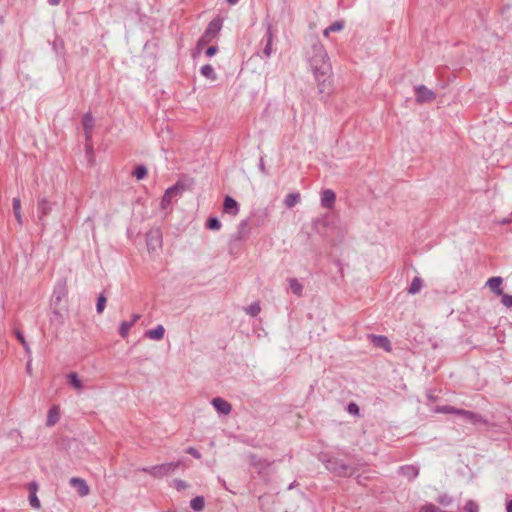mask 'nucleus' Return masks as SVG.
I'll list each match as a JSON object with an SVG mask.
<instances>
[{
  "label": "nucleus",
  "instance_id": "1",
  "mask_svg": "<svg viewBox=\"0 0 512 512\" xmlns=\"http://www.w3.org/2000/svg\"><path fill=\"white\" fill-rule=\"evenodd\" d=\"M307 60L311 70L319 83L320 92L323 93L331 75V64L323 43L317 37H312L306 51Z\"/></svg>",
  "mask_w": 512,
  "mask_h": 512
},
{
  "label": "nucleus",
  "instance_id": "2",
  "mask_svg": "<svg viewBox=\"0 0 512 512\" xmlns=\"http://www.w3.org/2000/svg\"><path fill=\"white\" fill-rule=\"evenodd\" d=\"M180 464V461L163 463L149 468H142L141 471L150 474L154 478H163L174 473Z\"/></svg>",
  "mask_w": 512,
  "mask_h": 512
},
{
  "label": "nucleus",
  "instance_id": "3",
  "mask_svg": "<svg viewBox=\"0 0 512 512\" xmlns=\"http://www.w3.org/2000/svg\"><path fill=\"white\" fill-rule=\"evenodd\" d=\"M323 462L330 472H333L338 476L349 477L354 473V469L352 467L344 464L339 459L329 458Z\"/></svg>",
  "mask_w": 512,
  "mask_h": 512
},
{
  "label": "nucleus",
  "instance_id": "4",
  "mask_svg": "<svg viewBox=\"0 0 512 512\" xmlns=\"http://www.w3.org/2000/svg\"><path fill=\"white\" fill-rule=\"evenodd\" d=\"M53 209V203L49 201L47 198L42 197L39 198L37 201V217L41 224V226L44 228L46 225L45 217L50 214V212Z\"/></svg>",
  "mask_w": 512,
  "mask_h": 512
},
{
  "label": "nucleus",
  "instance_id": "5",
  "mask_svg": "<svg viewBox=\"0 0 512 512\" xmlns=\"http://www.w3.org/2000/svg\"><path fill=\"white\" fill-rule=\"evenodd\" d=\"M416 102L419 104L432 102L436 98V94L424 85L415 87Z\"/></svg>",
  "mask_w": 512,
  "mask_h": 512
},
{
  "label": "nucleus",
  "instance_id": "6",
  "mask_svg": "<svg viewBox=\"0 0 512 512\" xmlns=\"http://www.w3.org/2000/svg\"><path fill=\"white\" fill-rule=\"evenodd\" d=\"M182 191H183V186H182V185H180L179 183H177V184H175L174 186H172V187L168 188V189L165 191V193H164V195H163V197H162V200H161V207H162L163 209H166V208L170 205V203H171L172 199H173L174 197H176V196L180 195Z\"/></svg>",
  "mask_w": 512,
  "mask_h": 512
},
{
  "label": "nucleus",
  "instance_id": "7",
  "mask_svg": "<svg viewBox=\"0 0 512 512\" xmlns=\"http://www.w3.org/2000/svg\"><path fill=\"white\" fill-rule=\"evenodd\" d=\"M162 236L159 230H152L147 234V247L149 250H156L161 247Z\"/></svg>",
  "mask_w": 512,
  "mask_h": 512
},
{
  "label": "nucleus",
  "instance_id": "8",
  "mask_svg": "<svg viewBox=\"0 0 512 512\" xmlns=\"http://www.w3.org/2000/svg\"><path fill=\"white\" fill-rule=\"evenodd\" d=\"M336 202V194L331 189H325L321 195V206L326 209H332Z\"/></svg>",
  "mask_w": 512,
  "mask_h": 512
},
{
  "label": "nucleus",
  "instance_id": "9",
  "mask_svg": "<svg viewBox=\"0 0 512 512\" xmlns=\"http://www.w3.org/2000/svg\"><path fill=\"white\" fill-rule=\"evenodd\" d=\"M69 483L72 487L77 489V492L81 497L87 496L90 492L86 481L82 478L73 477L70 479Z\"/></svg>",
  "mask_w": 512,
  "mask_h": 512
},
{
  "label": "nucleus",
  "instance_id": "10",
  "mask_svg": "<svg viewBox=\"0 0 512 512\" xmlns=\"http://www.w3.org/2000/svg\"><path fill=\"white\" fill-rule=\"evenodd\" d=\"M223 212L231 216H236L239 213V205L231 196L224 198Z\"/></svg>",
  "mask_w": 512,
  "mask_h": 512
},
{
  "label": "nucleus",
  "instance_id": "11",
  "mask_svg": "<svg viewBox=\"0 0 512 512\" xmlns=\"http://www.w3.org/2000/svg\"><path fill=\"white\" fill-rule=\"evenodd\" d=\"M212 405L220 414L223 415H228L232 410L231 404L220 397L214 398L212 400Z\"/></svg>",
  "mask_w": 512,
  "mask_h": 512
},
{
  "label": "nucleus",
  "instance_id": "12",
  "mask_svg": "<svg viewBox=\"0 0 512 512\" xmlns=\"http://www.w3.org/2000/svg\"><path fill=\"white\" fill-rule=\"evenodd\" d=\"M459 416H461L465 421L472 423V424H484L485 420L482 418L481 415L474 413L472 411L468 410H459Z\"/></svg>",
  "mask_w": 512,
  "mask_h": 512
},
{
  "label": "nucleus",
  "instance_id": "13",
  "mask_svg": "<svg viewBox=\"0 0 512 512\" xmlns=\"http://www.w3.org/2000/svg\"><path fill=\"white\" fill-rule=\"evenodd\" d=\"M83 128L85 132L86 141L91 140L92 130L94 128V117L91 113H86L83 116Z\"/></svg>",
  "mask_w": 512,
  "mask_h": 512
},
{
  "label": "nucleus",
  "instance_id": "14",
  "mask_svg": "<svg viewBox=\"0 0 512 512\" xmlns=\"http://www.w3.org/2000/svg\"><path fill=\"white\" fill-rule=\"evenodd\" d=\"M248 226H249V220L248 219L242 220L239 223L237 232L233 235V238L235 240H239V241L245 239L249 234V231L247 229Z\"/></svg>",
  "mask_w": 512,
  "mask_h": 512
},
{
  "label": "nucleus",
  "instance_id": "15",
  "mask_svg": "<svg viewBox=\"0 0 512 512\" xmlns=\"http://www.w3.org/2000/svg\"><path fill=\"white\" fill-rule=\"evenodd\" d=\"M371 339H372L373 344L376 347L383 348L386 351H390L391 350L390 340L386 336L372 335Z\"/></svg>",
  "mask_w": 512,
  "mask_h": 512
},
{
  "label": "nucleus",
  "instance_id": "16",
  "mask_svg": "<svg viewBox=\"0 0 512 512\" xmlns=\"http://www.w3.org/2000/svg\"><path fill=\"white\" fill-rule=\"evenodd\" d=\"M60 418V410L58 406H53L49 409L47 414V422L46 425L48 427L54 426Z\"/></svg>",
  "mask_w": 512,
  "mask_h": 512
},
{
  "label": "nucleus",
  "instance_id": "17",
  "mask_svg": "<svg viewBox=\"0 0 512 512\" xmlns=\"http://www.w3.org/2000/svg\"><path fill=\"white\" fill-rule=\"evenodd\" d=\"M502 278L501 277H491L486 282V285L497 295H502L503 290L501 289Z\"/></svg>",
  "mask_w": 512,
  "mask_h": 512
},
{
  "label": "nucleus",
  "instance_id": "18",
  "mask_svg": "<svg viewBox=\"0 0 512 512\" xmlns=\"http://www.w3.org/2000/svg\"><path fill=\"white\" fill-rule=\"evenodd\" d=\"M13 214L17 223L22 226L23 225V216L21 212V200L18 197L13 198L12 200Z\"/></svg>",
  "mask_w": 512,
  "mask_h": 512
},
{
  "label": "nucleus",
  "instance_id": "19",
  "mask_svg": "<svg viewBox=\"0 0 512 512\" xmlns=\"http://www.w3.org/2000/svg\"><path fill=\"white\" fill-rule=\"evenodd\" d=\"M301 200V195L300 193L298 192H295V193H289L288 195H286V197L284 198V205L286 206V208L288 209H291L293 208L295 205H297Z\"/></svg>",
  "mask_w": 512,
  "mask_h": 512
},
{
  "label": "nucleus",
  "instance_id": "20",
  "mask_svg": "<svg viewBox=\"0 0 512 512\" xmlns=\"http://www.w3.org/2000/svg\"><path fill=\"white\" fill-rule=\"evenodd\" d=\"M164 327L162 325H158L154 329H151L146 332V336L152 340H161L164 336Z\"/></svg>",
  "mask_w": 512,
  "mask_h": 512
},
{
  "label": "nucleus",
  "instance_id": "21",
  "mask_svg": "<svg viewBox=\"0 0 512 512\" xmlns=\"http://www.w3.org/2000/svg\"><path fill=\"white\" fill-rule=\"evenodd\" d=\"M400 472L410 480L416 478L419 473L418 469L412 465L400 467Z\"/></svg>",
  "mask_w": 512,
  "mask_h": 512
},
{
  "label": "nucleus",
  "instance_id": "22",
  "mask_svg": "<svg viewBox=\"0 0 512 512\" xmlns=\"http://www.w3.org/2000/svg\"><path fill=\"white\" fill-rule=\"evenodd\" d=\"M422 287L423 280L420 277H415L408 288V293L411 295H415L421 291Z\"/></svg>",
  "mask_w": 512,
  "mask_h": 512
},
{
  "label": "nucleus",
  "instance_id": "23",
  "mask_svg": "<svg viewBox=\"0 0 512 512\" xmlns=\"http://www.w3.org/2000/svg\"><path fill=\"white\" fill-rule=\"evenodd\" d=\"M68 383L76 390H81L83 388L82 381L79 379L77 373L71 372L67 374Z\"/></svg>",
  "mask_w": 512,
  "mask_h": 512
},
{
  "label": "nucleus",
  "instance_id": "24",
  "mask_svg": "<svg viewBox=\"0 0 512 512\" xmlns=\"http://www.w3.org/2000/svg\"><path fill=\"white\" fill-rule=\"evenodd\" d=\"M288 282L292 293L298 297L302 296L303 285L296 278H290Z\"/></svg>",
  "mask_w": 512,
  "mask_h": 512
},
{
  "label": "nucleus",
  "instance_id": "25",
  "mask_svg": "<svg viewBox=\"0 0 512 512\" xmlns=\"http://www.w3.org/2000/svg\"><path fill=\"white\" fill-rule=\"evenodd\" d=\"M250 464L256 467L259 470V472H261L262 469L269 466V463L266 460L258 458L254 455L250 456Z\"/></svg>",
  "mask_w": 512,
  "mask_h": 512
},
{
  "label": "nucleus",
  "instance_id": "26",
  "mask_svg": "<svg viewBox=\"0 0 512 512\" xmlns=\"http://www.w3.org/2000/svg\"><path fill=\"white\" fill-rule=\"evenodd\" d=\"M222 28V19L220 17L214 18L207 27L205 32L214 33L219 32Z\"/></svg>",
  "mask_w": 512,
  "mask_h": 512
},
{
  "label": "nucleus",
  "instance_id": "27",
  "mask_svg": "<svg viewBox=\"0 0 512 512\" xmlns=\"http://www.w3.org/2000/svg\"><path fill=\"white\" fill-rule=\"evenodd\" d=\"M205 505L204 498L202 496H197L193 498L190 502V506L193 510L200 512L203 510Z\"/></svg>",
  "mask_w": 512,
  "mask_h": 512
},
{
  "label": "nucleus",
  "instance_id": "28",
  "mask_svg": "<svg viewBox=\"0 0 512 512\" xmlns=\"http://www.w3.org/2000/svg\"><path fill=\"white\" fill-rule=\"evenodd\" d=\"M201 74L210 80L216 79V73H215L213 67L209 64H206L201 67Z\"/></svg>",
  "mask_w": 512,
  "mask_h": 512
},
{
  "label": "nucleus",
  "instance_id": "29",
  "mask_svg": "<svg viewBox=\"0 0 512 512\" xmlns=\"http://www.w3.org/2000/svg\"><path fill=\"white\" fill-rule=\"evenodd\" d=\"M345 29V22L343 20H337L327 27L323 32H337Z\"/></svg>",
  "mask_w": 512,
  "mask_h": 512
},
{
  "label": "nucleus",
  "instance_id": "30",
  "mask_svg": "<svg viewBox=\"0 0 512 512\" xmlns=\"http://www.w3.org/2000/svg\"><path fill=\"white\" fill-rule=\"evenodd\" d=\"M132 326H133V322H128V321L121 322L120 327H119V334L121 335V337L125 338L128 335L129 330Z\"/></svg>",
  "mask_w": 512,
  "mask_h": 512
},
{
  "label": "nucleus",
  "instance_id": "31",
  "mask_svg": "<svg viewBox=\"0 0 512 512\" xmlns=\"http://www.w3.org/2000/svg\"><path fill=\"white\" fill-rule=\"evenodd\" d=\"M459 410L460 409H457L453 406H450V405H444V406H440L436 409L437 412H440V413H445V414H457L459 415Z\"/></svg>",
  "mask_w": 512,
  "mask_h": 512
},
{
  "label": "nucleus",
  "instance_id": "32",
  "mask_svg": "<svg viewBox=\"0 0 512 512\" xmlns=\"http://www.w3.org/2000/svg\"><path fill=\"white\" fill-rule=\"evenodd\" d=\"M206 227L210 230H219L221 228V222L216 217L209 218Z\"/></svg>",
  "mask_w": 512,
  "mask_h": 512
},
{
  "label": "nucleus",
  "instance_id": "33",
  "mask_svg": "<svg viewBox=\"0 0 512 512\" xmlns=\"http://www.w3.org/2000/svg\"><path fill=\"white\" fill-rule=\"evenodd\" d=\"M272 44H273V34H268L266 45L263 50V53L266 57H269L272 53Z\"/></svg>",
  "mask_w": 512,
  "mask_h": 512
},
{
  "label": "nucleus",
  "instance_id": "34",
  "mask_svg": "<svg viewBox=\"0 0 512 512\" xmlns=\"http://www.w3.org/2000/svg\"><path fill=\"white\" fill-rule=\"evenodd\" d=\"M133 175L138 179L141 180L147 175V168L143 165H139L135 168Z\"/></svg>",
  "mask_w": 512,
  "mask_h": 512
},
{
  "label": "nucleus",
  "instance_id": "35",
  "mask_svg": "<svg viewBox=\"0 0 512 512\" xmlns=\"http://www.w3.org/2000/svg\"><path fill=\"white\" fill-rule=\"evenodd\" d=\"M246 312L250 314L251 316H256L260 313L261 308L259 303H252L250 306H248L246 309Z\"/></svg>",
  "mask_w": 512,
  "mask_h": 512
},
{
  "label": "nucleus",
  "instance_id": "36",
  "mask_svg": "<svg viewBox=\"0 0 512 512\" xmlns=\"http://www.w3.org/2000/svg\"><path fill=\"white\" fill-rule=\"evenodd\" d=\"M105 304H106V297L103 294H100L98 297V300H97V304H96L97 313L100 314L104 311Z\"/></svg>",
  "mask_w": 512,
  "mask_h": 512
},
{
  "label": "nucleus",
  "instance_id": "37",
  "mask_svg": "<svg viewBox=\"0 0 512 512\" xmlns=\"http://www.w3.org/2000/svg\"><path fill=\"white\" fill-rule=\"evenodd\" d=\"M29 502L33 508H36V509L40 508V501H39L38 497L36 496V494L34 493V491H31V493L29 495Z\"/></svg>",
  "mask_w": 512,
  "mask_h": 512
},
{
  "label": "nucleus",
  "instance_id": "38",
  "mask_svg": "<svg viewBox=\"0 0 512 512\" xmlns=\"http://www.w3.org/2000/svg\"><path fill=\"white\" fill-rule=\"evenodd\" d=\"M463 509L465 512H478V505L473 500H469Z\"/></svg>",
  "mask_w": 512,
  "mask_h": 512
},
{
  "label": "nucleus",
  "instance_id": "39",
  "mask_svg": "<svg viewBox=\"0 0 512 512\" xmlns=\"http://www.w3.org/2000/svg\"><path fill=\"white\" fill-rule=\"evenodd\" d=\"M173 485L178 491L183 490L188 487V484L181 479H174Z\"/></svg>",
  "mask_w": 512,
  "mask_h": 512
},
{
  "label": "nucleus",
  "instance_id": "40",
  "mask_svg": "<svg viewBox=\"0 0 512 512\" xmlns=\"http://www.w3.org/2000/svg\"><path fill=\"white\" fill-rule=\"evenodd\" d=\"M502 303L506 307H512V295L502 294Z\"/></svg>",
  "mask_w": 512,
  "mask_h": 512
},
{
  "label": "nucleus",
  "instance_id": "41",
  "mask_svg": "<svg viewBox=\"0 0 512 512\" xmlns=\"http://www.w3.org/2000/svg\"><path fill=\"white\" fill-rule=\"evenodd\" d=\"M438 507L433 504H428L421 507L419 512H437Z\"/></svg>",
  "mask_w": 512,
  "mask_h": 512
},
{
  "label": "nucleus",
  "instance_id": "42",
  "mask_svg": "<svg viewBox=\"0 0 512 512\" xmlns=\"http://www.w3.org/2000/svg\"><path fill=\"white\" fill-rule=\"evenodd\" d=\"M186 452L188 454L192 455L193 457H195L196 459H200L201 458V454L194 447H189Z\"/></svg>",
  "mask_w": 512,
  "mask_h": 512
},
{
  "label": "nucleus",
  "instance_id": "43",
  "mask_svg": "<svg viewBox=\"0 0 512 512\" xmlns=\"http://www.w3.org/2000/svg\"><path fill=\"white\" fill-rule=\"evenodd\" d=\"M217 52V47L216 46H210L206 49L205 51V54L206 56L208 57H212L213 55H215Z\"/></svg>",
  "mask_w": 512,
  "mask_h": 512
},
{
  "label": "nucleus",
  "instance_id": "44",
  "mask_svg": "<svg viewBox=\"0 0 512 512\" xmlns=\"http://www.w3.org/2000/svg\"><path fill=\"white\" fill-rule=\"evenodd\" d=\"M15 335H16L17 339L21 342V344L26 342V339H25V337H24V335L22 334L21 331L16 330L15 331Z\"/></svg>",
  "mask_w": 512,
  "mask_h": 512
},
{
  "label": "nucleus",
  "instance_id": "45",
  "mask_svg": "<svg viewBox=\"0 0 512 512\" xmlns=\"http://www.w3.org/2000/svg\"><path fill=\"white\" fill-rule=\"evenodd\" d=\"M207 41H208V40H206V39H205V37L201 38V39L198 41V44H197V51H198V53H200L202 46H203Z\"/></svg>",
  "mask_w": 512,
  "mask_h": 512
},
{
  "label": "nucleus",
  "instance_id": "46",
  "mask_svg": "<svg viewBox=\"0 0 512 512\" xmlns=\"http://www.w3.org/2000/svg\"><path fill=\"white\" fill-rule=\"evenodd\" d=\"M22 345H23V348H24L25 352L30 356V354H31V349H30V346H29V344L27 343V341H26V342H24V343H22Z\"/></svg>",
  "mask_w": 512,
  "mask_h": 512
},
{
  "label": "nucleus",
  "instance_id": "47",
  "mask_svg": "<svg viewBox=\"0 0 512 512\" xmlns=\"http://www.w3.org/2000/svg\"><path fill=\"white\" fill-rule=\"evenodd\" d=\"M37 488H38V487H37V484H36L35 482H32V483H30V484H29V490H30V492H31V491H34V493L36 494Z\"/></svg>",
  "mask_w": 512,
  "mask_h": 512
},
{
  "label": "nucleus",
  "instance_id": "48",
  "mask_svg": "<svg viewBox=\"0 0 512 512\" xmlns=\"http://www.w3.org/2000/svg\"><path fill=\"white\" fill-rule=\"evenodd\" d=\"M506 512H512V500L507 503Z\"/></svg>",
  "mask_w": 512,
  "mask_h": 512
},
{
  "label": "nucleus",
  "instance_id": "49",
  "mask_svg": "<svg viewBox=\"0 0 512 512\" xmlns=\"http://www.w3.org/2000/svg\"><path fill=\"white\" fill-rule=\"evenodd\" d=\"M61 2V0H48L50 5L56 6Z\"/></svg>",
  "mask_w": 512,
  "mask_h": 512
},
{
  "label": "nucleus",
  "instance_id": "50",
  "mask_svg": "<svg viewBox=\"0 0 512 512\" xmlns=\"http://www.w3.org/2000/svg\"><path fill=\"white\" fill-rule=\"evenodd\" d=\"M140 318V315L139 314H134L132 316V320L130 322H133V325L135 324V322Z\"/></svg>",
  "mask_w": 512,
  "mask_h": 512
},
{
  "label": "nucleus",
  "instance_id": "51",
  "mask_svg": "<svg viewBox=\"0 0 512 512\" xmlns=\"http://www.w3.org/2000/svg\"><path fill=\"white\" fill-rule=\"evenodd\" d=\"M353 410L358 411V407L356 404H350L349 405V411L352 412Z\"/></svg>",
  "mask_w": 512,
  "mask_h": 512
},
{
  "label": "nucleus",
  "instance_id": "52",
  "mask_svg": "<svg viewBox=\"0 0 512 512\" xmlns=\"http://www.w3.org/2000/svg\"><path fill=\"white\" fill-rule=\"evenodd\" d=\"M259 168H260V170H261L262 172H264V173H265V165H264V163H263V159H261V162H260Z\"/></svg>",
  "mask_w": 512,
  "mask_h": 512
},
{
  "label": "nucleus",
  "instance_id": "53",
  "mask_svg": "<svg viewBox=\"0 0 512 512\" xmlns=\"http://www.w3.org/2000/svg\"><path fill=\"white\" fill-rule=\"evenodd\" d=\"M26 369H27V372H28L29 374H31V361H28L27 366H26Z\"/></svg>",
  "mask_w": 512,
  "mask_h": 512
},
{
  "label": "nucleus",
  "instance_id": "54",
  "mask_svg": "<svg viewBox=\"0 0 512 512\" xmlns=\"http://www.w3.org/2000/svg\"><path fill=\"white\" fill-rule=\"evenodd\" d=\"M239 0H226L230 5H235Z\"/></svg>",
  "mask_w": 512,
  "mask_h": 512
},
{
  "label": "nucleus",
  "instance_id": "55",
  "mask_svg": "<svg viewBox=\"0 0 512 512\" xmlns=\"http://www.w3.org/2000/svg\"><path fill=\"white\" fill-rule=\"evenodd\" d=\"M92 146L91 145H88L87 146V153L91 154L92 153Z\"/></svg>",
  "mask_w": 512,
  "mask_h": 512
}]
</instances>
